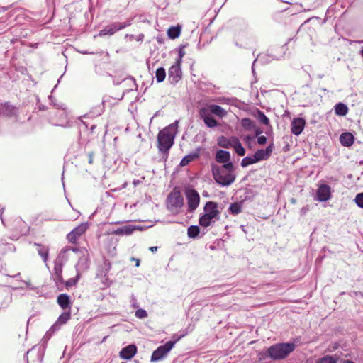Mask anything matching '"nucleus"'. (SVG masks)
Here are the masks:
<instances>
[{"mask_svg":"<svg viewBox=\"0 0 363 363\" xmlns=\"http://www.w3.org/2000/svg\"><path fill=\"white\" fill-rule=\"evenodd\" d=\"M132 259L135 261V266L136 267H139V265H140V260L138 259H135V258H133Z\"/></svg>","mask_w":363,"mask_h":363,"instance_id":"obj_48","label":"nucleus"},{"mask_svg":"<svg viewBox=\"0 0 363 363\" xmlns=\"http://www.w3.org/2000/svg\"><path fill=\"white\" fill-rule=\"evenodd\" d=\"M354 203L361 208H363V192L359 193L355 196Z\"/></svg>","mask_w":363,"mask_h":363,"instance_id":"obj_37","label":"nucleus"},{"mask_svg":"<svg viewBox=\"0 0 363 363\" xmlns=\"http://www.w3.org/2000/svg\"><path fill=\"white\" fill-rule=\"evenodd\" d=\"M241 125H242V128H244L247 130H251L255 129V125L253 121L248 118H245L242 119Z\"/></svg>","mask_w":363,"mask_h":363,"instance_id":"obj_29","label":"nucleus"},{"mask_svg":"<svg viewBox=\"0 0 363 363\" xmlns=\"http://www.w3.org/2000/svg\"><path fill=\"white\" fill-rule=\"evenodd\" d=\"M211 172L215 182L222 186H228L236 179L235 167L233 163L218 165L211 164Z\"/></svg>","mask_w":363,"mask_h":363,"instance_id":"obj_1","label":"nucleus"},{"mask_svg":"<svg viewBox=\"0 0 363 363\" xmlns=\"http://www.w3.org/2000/svg\"><path fill=\"white\" fill-rule=\"evenodd\" d=\"M35 245L38 247L37 251L38 255L43 258L44 262L46 263L48 257V248L40 244L35 243Z\"/></svg>","mask_w":363,"mask_h":363,"instance_id":"obj_24","label":"nucleus"},{"mask_svg":"<svg viewBox=\"0 0 363 363\" xmlns=\"http://www.w3.org/2000/svg\"><path fill=\"white\" fill-rule=\"evenodd\" d=\"M136 352V346L135 345H129L121 350L120 357L123 359H130Z\"/></svg>","mask_w":363,"mask_h":363,"instance_id":"obj_16","label":"nucleus"},{"mask_svg":"<svg viewBox=\"0 0 363 363\" xmlns=\"http://www.w3.org/2000/svg\"><path fill=\"white\" fill-rule=\"evenodd\" d=\"M199 113L201 118L207 127L215 128L218 125V123L211 116L207 110L201 108Z\"/></svg>","mask_w":363,"mask_h":363,"instance_id":"obj_11","label":"nucleus"},{"mask_svg":"<svg viewBox=\"0 0 363 363\" xmlns=\"http://www.w3.org/2000/svg\"><path fill=\"white\" fill-rule=\"evenodd\" d=\"M57 303L63 309L70 308L71 301L69 296L66 294H61L57 296Z\"/></svg>","mask_w":363,"mask_h":363,"instance_id":"obj_20","label":"nucleus"},{"mask_svg":"<svg viewBox=\"0 0 363 363\" xmlns=\"http://www.w3.org/2000/svg\"><path fill=\"white\" fill-rule=\"evenodd\" d=\"M11 247L4 243H0V255L6 253L7 250L10 249Z\"/></svg>","mask_w":363,"mask_h":363,"instance_id":"obj_40","label":"nucleus"},{"mask_svg":"<svg viewBox=\"0 0 363 363\" xmlns=\"http://www.w3.org/2000/svg\"><path fill=\"white\" fill-rule=\"evenodd\" d=\"M70 318H71V314H70L69 311L62 313L59 316V318H57V320L55 322V323L51 327L50 330H52L54 332L55 330H59L60 328V325L65 324Z\"/></svg>","mask_w":363,"mask_h":363,"instance_id":"obj_17","label":"nucleus"},{"mask_svg":"<svg viewBox=\"0 0 363 363\" xmlns=\"http://www.w3.org/2000/svg\"><path fill=\"white\" fill-rule=\"evenodd\" d=\"M127 186V183H125L123 185V188H125Z\"/></svg>","mask_w":363,"mask_h":363,"instance_id":"obj_53","label":"nucleus"},{"mask_svg":"<svg viewBox=\"0 0 363 363\" xmlns=\"http://www.w3.org/2000/svg\"><path fill=\"white\" fill-rule=\"evenodd\" d=\"M230 153L228 151L223 150H218L216 152L215 159L217 162L225 164L228 163H233L230 161Z\"/></svg>","mask_w":363,"mask_h":363,"instance_id":"obj_15","label":"nucleus"},{"mask_svg":"<svg viewBox=\"0 0 363 363\" xmlns=\"http://www.w3.org/2000/svg\"><path fill=\"white\" fill-rule=\"evenodd\" d=\"M237 137L233 136L229 138L225 137V136H220L218 139V144L219 146L223 147V148H230L233 147V144L234 143L235 140H236Z\"/></svg>","mask_w":363,"mask_h":363,"instance_id":"obj_19","label":"nucleus"},{"mask_svg":"<svg viewBox=\"0 0 363 363\" xmlns=\"http://www.w3.org/2000/svg\"><path fill=\"white\" fill-rule=\"evenodd\" d=\"M87 228V223H81L67 234V238L68 241L72 244L77 243L78 238L86 232Z\"/></svg>","mask_w":363,"mask_h":363,"instance_id":"obj_8","label":"nucleus"},{"mask_svg":"<svg viewBox=\"0 0 363 363\" xmlns=\"http://www.w3.org/2000/svg\"><path fill=\"white\" fill-rule=\"evenodd\" d=\"M253 157L255 159V162H258L261 160L267 159V156L266 152H264V149H260L257 150L253 155Z\"/></svg>","mask_w":363,"mask_h":363,"instance_id":"obj_30","label":"nucleus"},{"mask_svg":"<svg viewBox=\"0 0 363 363\" xmlns=\"http://www.w3.org/2000/svg\"><path fill=\"white\" fill-rule=\"evenodd\" d=\"M54 275L62 274V264L60 262H55L54 267Z\"/></svg>","mask_w":363,"mask_h":363,"instance_id":"obj_38","label":"nucleus"},{"mask_svg":"<svg viewBox=\"0 0 363 363\" xmlns=\"http://www.w3.org/2000/svg\"><path fill=\"white\" fill-rule=\"evenodd\" d=\"M343 363H354L352 361L347 360L345 361Z\"/></svg>","mask_w":363,"mask_h":363,"instance_id":"obj_50","label":"nucleus"},{"mask_svg":"<svg viewBox=\"0 0 363 363\" xmlns=\"http://www.w3.org/2000/svg\"><path fill=\"white\" fill-rule=\"evenodd\" d=\"M337 359L333 356L326 355L319 359L316 363H337Z\"/></svg>","mask_w":363,"mask_h":363,"instance_id":"obj_35","label":"nucleus"},{"mask_svg":"<svg viewBox=\"0 0 363 363\" xmlns=\"http://www.w3.org/2000/svg\"><path fill=\"white\" fill-rule=\"evenodd\" d=\"M4 209H5L4 207L0 206V218H1V222L3 223L4 222V218H3L2 214H3L4 211Z\"/></svg>","mask_w":363,"mask_h":363,"instance_id":"obj_46","label":"nucleus"},{"mask_svg":"<svg viewBox=\"0 0 363 363\" xmlns=\"http://www.w3.org/2000/svg\"><path fill=\"white\" fill-rule=\"evenodd\" d=\"M200 229L197 225H191L188 228L187 234L191 238H195L198 236Z\"/></svg>","mask_w":363,"mask_h":363,"instance_id":"obj_31","label":"nucleus"},{"mask_svg":"<svg viewBox=\"0 0 363 363\" xmlns=\"http://www.w3.org/2000/svg\"><path fill=\"white\" fill-rule=\"evenodd\" d=\"M54 280L55 281L57 284L62 283L65 284L62 278V274L54 275Z\"/></svg>","mask_w":363,"mask_h":363,"instance_id":"obj_41","label":"nucleus"},{"mask_svg":"<svg viewBox=\"0 0 363 363\" xmlns=\"http://www.w3.org/2000/svg\"><path fill=\"white\" fill-rule=\"evenodd\" d=\"M255 116L261 123L264 125L269 124V118L265 116V114L262 111L257 110Z\"/></svg>","mask_w":363,"mask_h":363,"instance_id":"obj_32","label":"nucleus"},{"mask_svg":"<svg viewBox=\"0 0 363 363\" xmlns=\"http://www.w3.org/2000/svg\"><path fill=\"white\" fill-rule=\"evenodd\" d=\"M228 211L230 214L236 216L242 211V206L240 203H233L229 206Z\"/></svg>","mask_w":363,"mask_h":363,"instance_id":"obj_28","label":"nucleus"},{"mask_svg":"<svg viewBox=\"0 0 363 363\" xmlns=\"http://www.w3.org/2000/svg\"><path fill=\"white\" fill-rule=\"evenodd\" d=\"M260 133H261V131L257 130V135H259Z\"/></svg>","mask_w":363,"mask_h":363,"instance_id":"obj_55","label":"nucleus"},{"mask_svg":"<svg viewBox=\"0 0 363 363\" xmlns=\"http://www.w3.org/2000/svg\"><path fill=\"white\" fill-rule=\"evenodd\" d=\"M157 249V247H150V250H151L152 252L156 251Z\"/></svg>","mask_w":363,"mask_h":363,"instance_id":"obj_49","label":"nucleus"},{"mask_svg":"<svg viewBox=\"0 0 363 363\" xmlns=\"http://www.w3.org/2000/svg\"><path fill=\"white\" fill-rule=\"evenodd\" d=\"M156 79L157 82H162L166 77V72L163 67H160L156 70L155 72Z\"/></svg>","mask_w":363,"mask_h":363,"instance_id":"obj_33","label":"nucleus"},{"mask_svg":"<svg viewBox=\"0 0 363 363\" xmlns=\"http://www.w3.org/2000/svg\"><path fill=\"white\" fill-rule=\"evenodd\" d=\"M0 113L6 117L16 116L17 108L8 104H1L0 107Z\"/></svg>","mask_w":363,"mask_h":363,"instance_id":"obj_18","label":"nucleus"},{"mask_svg":"<svg viewBox=\"0 0 363 363\" xmlns=\"http://www.w3.org/2000/svg\"><path fill=\"white\" fill-rule=\"evenodd\" d=\"M175 342L168 341L164 345L160 346L155 350L151 356L152 362H157L163 359L164 356L172 349Z\"/></svg>","mask_w":363,"mask_h":363,"instance_id":"obj_6","label":"nucleus"},{"mask_svg":"<svg viewBox=\"0 0 363 363\" xmlns=\"http://www.w3.org/2000/svg\"><path fill=\"white\" fill-rule=\"evenodd\" d=\"M199 157V150H197L196 152H194L191 154H189L184 157L180 162V166L184 167L189 164L191 162Z\"/></svg>","mask_w":363,"mask_h":363,"instance_id":"obj_22","label":"nucleus"},{"mask_svg":"<svg viewBox=\"0 0 363 363\" xmlns=\"http://www.w3.org/2000/svg\"><path fill=\"white\" fill-rule=\"evenodd\" d=\"M250 139H251V137H250V136H247V137H246V140H250Z\"/></svg>","mask_w":363,"mask_h":363,"instance_id":"obj_52","label":"nucleus"},{"mask_svg":"<svg viewBox=\"0 0 363 363\" xmlns=\"http://www.w3.org/2000/svg\"><path fill=\"white\" fill-rule=\"evenodd\" d=\"M267 142V138L264 135L259 136L257 138V143L259 145H264Z\"/></svg>","mask_w":363,"mask_h":363,"instance_id":"obj_42","label":"nucleus"},{"mask_svg":"<svg viewBox=\"0 0 363 363\" xmlns=\"http://www.w3.org/2000/svg\"><path fill=\"white\" fill-rule=\"evenodd\" d=\"M256 163L253 155L252 157H244L241 161V166L242 167H246L252 164Z\"/></svg>","mask_w":363,"mask_h":363,"instance_id":"obj_36","label":"nucleus"},{"mask_svg":"<svg viewBox=\"0 0 363 363\" xmlns=\"http://www.w3.org/2000/svg\"><path fill=\"white\" fill-rule=\"evenodd\" d=\"M185 52L183 50L182 48H180L179 50V59L177 60H180V62L182 61V57H184Z\"/></svg>","mask_w":363,"mask_h":363,"instance_id":"obj_44","label":"nucleus"},{"mask_svg":"<svg viewBox=\"0 0 363 363\" xmlns=\"http://www.w3.org/2000/svg\"><path fill=\"white\" fill-rule=\"evenodd\" d=\"M202 108L207 110L211 115L213 114L220 118H223L227 115V111L223 107L218 105L209 104Z\"/></svg>","mask_w":363,"mask_h":363,"instance_id":"obj_14","label":"nucleus"},{"mask_svg":"<svg viewBox=\"0 0 363 363\" xmlns=\"http://www.w3.org/2000/svg\"><path fill=\"white\" fill-rule=\"evenodd\" d=\"M80 278V274L78 272L74 278H70L67 281H65V285L67 289L74 286L77 284Z\"/></svg>","mask_w":363,"mask_h":363,"instance_id":"obj_34","label":"nucleus"},{"mask_svg":"<svg viewBox=\"0 0 363 363\" xmlns=\"http://www.w3.org/2000/svg\"><path fill=\"white\" fill-rule=\"evenodd\" d=\"M135 228L130 225H125L121 228H117L113 232V234L116 235H128L133 233Z\"/></svg>","mask_w":363,"mask_h":363,"instance_id":"obj_23","label":"nucleus"},{"mask_svg":"<svg viewBox=\"0 0 363 363\" xmlns=\"http://www.w3.org/2000/svg\"><path fill=\"white\" fill-rule=\"evenodd\" d=\"M141 183V180H139V179H136V180H133V184L136 186H138V184H140Z\"/></svg>","mask_w":363,"mask_h":363,"instance_id":"obj_47","label":"nucleus"},{"mask_svg":"<svg viewBox=\"0 0 363 363\" xmlns=\"http://www.w3.org/2000/svg\"><path fill=\"white\" fill-rule=\"evenodd\" d=\"M264 151L266 152L267 157H269L272 152V145H269L266 149H264Z\"/></svg>","mask_w":363,"mask_h":363,"instance_id":"obj_43","label":"nucleus"},{"mask_svg":"<svg viewBox=\"0 0 363 363\" xmlns=\"http://www.w3.org/2000/svg\"><path fill=\"white\" fill-rule=\"evenodd\" d=\"M89 163H92V157L91 155H90V158H89Z\"/></svg>","mask_w":363,"mask_h":363,"instance_id":"obj_51","label":"nucleus"},{"mask_svg":"<svg viewBox=\"0 0 363 363\" xmlns=\"http://www.w3.org/2000/svg\"><path fill=\"white\" fill-rule=\"evenodd\" d=\"M169 80L171 83H177L182 77V70L180 67V60L172 65L168 72Z\"/></svg>","mask_w":363,"mask_h":363,"instance_id":"obj_10","label":"nucleus"},{"mask_svg":"<svg viewBox=\"0 0 363 363\" xmlns=\"http://www.w3.org/2000/svg\"><path fill=\"white\" fill-rule=\"evenodd\" d=\"M135 316L138 318H145L146 317H147V313L145 310L144 309H138L136 311H135Z\"/></svg>","mask_w":363,"mask_h":363,"instance_id":"obj_39","label":"nucleus"},{"mask_svg":"<svg viewBox=\"0 0 363 363\" xmlns=\"http://www.w3.org/2000/svg\"><path fill=\"white\" fill-rule=\"evenodd\" d=\"M354 137L350 133H344L340 135V141L343 146L350 147L354 143Z\"/></svg>","mask_w":363,"mask_h":363,"instance_id":"obj_21","label":"nucleus"},{"mask_svg":"<svg viewBox=\"0 0 363 363\" xmlns=\"http://www.w3.org/2000/svg\"><path fill=\"white\" fill-rule=\"evenodd\" d=\"M167 204L168 208L172 212H178L184 205L183 197L179 191H172L167 197Z\"/></svg>","mask_w":363,"mask_h":363,"instance_id":"obj_5","label":"nucleus"},{"mask_svg":"<svg viewBox=\"0 0 363 363\" xmlns=\"http://www.w3.org/2000/svg\"><path fill=\"white\" fill-rule=\"evenodd\" d=\"M185 194L187 199L189 211H193L196 210L200 202L199 193L195 189H187L185 191Z\"/></svg>","mask_w":363,"mask_h":363,"instance_id":"obj_7","label":"nucleus"},{"mask_svg":"<svg viewBox=\"0 0 363 363\" xmlns=\"http://www.w3.org/2000/svg\"><path fill=\"white\" fill-rule=\"evenodd\" d=\"M167 34L169 38L175 39L178 38L181 34L180 26H172L167 30Z\"/></svg>","mask_w":363,"mask_h":363,"instance_id":"obj_26","label":"nucleus"},{"mask_svg":"<svg viewBox=\"0 0 363 363\" xmlns=\"http://www.w3.org/2000/svg\"><path fill=\"white\" fill-rule=\"evenodd\" d=\"M178 121H174L161 130L157 135V147L160 152L168 154L169 150L174 144V138L178 130Z\"/></svg>","mask_w":363,"mask_h":363,"instance_id":"obj_2","label":"nucleus"},{"mask_svg":"<svg viewBox=\"0 0 363 363\" xmlns=\"http://www.w3.org/2000/svg\"><path fill=\"white\" fill-rule=\"evenodd\" d=\"M205 213L199 218V224L203 227H208L213 219H219L220 211L218 210V204L213 201L206 202L204 206Z\"/></svg>","mask_w":363,"mask_h":363,"instance_id":"obj_4","label":"nucleus"},{"mask_svg":"<svg viewBox=\"0 0 363 363\" xmlns=\"http://www.w3.org/2000/svg\"><path fill=\"white\" fill-rule=\"evenodd\" d=\"M306 121L302 118H296L291 121V132L295 135H299L305 127Z\"/></svg>","mask_w":363,"mask_h":363,"instance_id":"obj_13","label":"nucleus"},{"mask_svg":"<svg viewBox=\"0 0 363 363\" xmlns=\"http://www.w3.org/2000/svg\"><path fill=\"white\" fill-rule=\"evenodd\" d=\"M361 55H362V56L363 57V48H362V50H361Z\"/></svg>","mask_w":363,"mask_h":363,"instance_id":"obj_54","label":"nucleus"},{"mask_svg":"<svg viewBox=\"0 0 363 363\" xmlns=\"http://www.w3.org/2000/svg\"><path fill=\"white\" fill-rule=\"evenodd\" d=\"M331 197V189L327 184H321L317 190V199L319 201H326Z\"/></svg>","mask_w":363,"mask_h":363,"instance_id":"obj_12","label":"nucleus"},{"mask_svg":"<svg viewBox=\"0 0 363 363\" xmlns=\"http://www.w3.org/2000/svg\"><path fill=\"white\" fill-rule=\"evenodd\" d=\"M348 108L343 103H338L335 106V113L337 116H344L347 113Z\"/></svg>","mask_w":363,"mask_h":363,"instance_id":"obj_25","label":"nucleus"},{"mask_svg":"<svg viewBox=\"0 0 363 363\" xmlns=\"http://www.w3.org/2000/svg\"><path fill=\"white\" fill-rule=\"evenodd\" d=\"M309 210V208L308 206H304L301 209V214L305 215Z\"/></svg>","mask_w":363,"mask_h":363,"instance_id":"obj_45","label":"nucleus"},{"mask_svg":"<svg viewBox=\"0 0 363 363\" xmlns=\"http://www.w3.org/2000/svg\"><path fill=\"white\" fill-rule=\"evenodd\" d=\"M233 147L232 148H233L235 151V152L239 155V156H244L245 154V148L243 147V146L242 145L240 141L239 140V139L237 138L236 140H235L234 143L233 144Z\"/></svg>","mask_w":363,"mask_h":363,"instance_id":"obj_27","label":"nucleus"},{"mask_svg":"<svg viewBox=\"0 0 363 363\" xmlns=\"http://www.w3.org/2000/svg\"><path fill=\"white\" fill-rule=\"evenodd\" d=\"M128 24L125 23H120V22H114L107 26H106L103 30H101L99 35V36H104L106 35H113L116 31L121 30L123 28H125Z\"/></svg>","mask_w":363,"mask_h":363,"instance_id":"obj_9","label":"nucleus"},{"mask_svg":"<svg viewBox=\"0 0 363 363\" xmlns=\"http://www.w3.org/2000/svg\"><path fill=\"white\" fill-rule=\"evenodd\" d=\"M294 342L278 343L270 346L267 350L268 356L274 359H283L295 350Z\"/></svg>","mask_w":363,"mask_h":363,"instance_id":"obj_3","label":"nucleus"}]
</instances>
